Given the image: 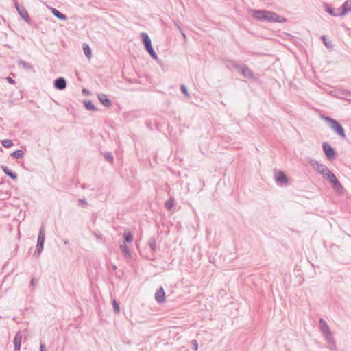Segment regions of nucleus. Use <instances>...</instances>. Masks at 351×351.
Returning a JSON list of instances; mask_svg holds the SVG:
<instances>
[{
    "label": "nucleus",
    "mask_w": 351,
    "mask_h": 351,
    "mask_svg": "<svg viewBox=\"0 0 351 351\" xmlns=\"http://www.w3.org/2000/svg\"><path fill=\"white\" fill-rule=\"evenodd\" d=\"M308 163L316 170L319 174L322 175L323 177L328 180L333 189L339 193H343L344 188L337 180L335 175L330 171V169L324 165L319 163L318 161L313 158H309L308 160Z\"/></svg>",
    "instance_id": "1"
},
{
    "label": "nucleus",
    "mask_w": 351,
    "mask_h": 351,
    "mask_svg": "<svg viewBox=\"0 0 351 351\" xmlns=\"http://www.w3.org/2000/svg\"><path fill=\"white\" fill-rule=\"evenodd\" d=\"M252 16L260 21H267L269 23H284L287 19L284 17L280 16L276 13L265 10H251L250 11Z\"/></svg>",
    "instance_id": "2"
},
{
    "label": "nucleus",
    "mask_w": 351,
    "mask_h": 351,
    "mask_svg": "<svg viewBox=\"0 0 351 351\" xmlns=\"http://www.w3.org/2000/svg\"><path fill=\"white\" fill-rule=\"evenodd\" d=\"M322 119L328 123L330 128L334 130L337 135L343 139L346 138L343 128L336 119L328 116H323Z\"/></svg>",
    "instance_id": "3"
},
{
    "label": "nucleus",
    "mask_w": 351,
    "mask_h": 351,
    "mask_svg": "<svg viewBox=\"0 0 351 351\" xmlns=\"http://www.w3.org/2000/svg\"><path fill=\"white\" fill-rule=\"evenodd\" d=\"M232 66L239 72L243 77L252 79L254 77V73L251 69H250L245 64H233Z\"/></svg>",
    "instance_id": "4"
},
{
    "label": "nucleus",
    "mask_w": 351,
    "mask_h": 351,
    "mask_svg": "<svg viewBox=\"0 0 351 351\" xmlns=\"http://www.w3.org/2000/svg\"><path fill=\"white\" fill-rule=\"evenodd\" d=\"M45 242V230L43 228H41L39 231V234L37 241L36 250L35 251V254L37 253L38 255L40 254L42 250H43Z\"/></svg>",
    "instance_id": "5"
},
{
    "label": "nucleus",
    "mask_w": 351,
    "mask_h": 351,
    "mask_svg": "<svg viewBox=\"0 0 351 351\" xmlns=\"http://www.w3.org/2000/svg\"><path fill=\"white\" fill-rule=\"evenodd\" d=\"M322 148L328 160H333L335 158L336 152L335 149L327 142L322 143Z\"/></svg>",
    "instance_id": "6"
},
{
    "label": "nucleus",
    "mask_w": 351,
    "mask_h": 351,
    "mask_svg": "<svg viewBox=\"0 0 351 351\" xmlns=\"http://www.w3.org/2000/svg\"><path fill=\"white\" fill-rule=\"evenodd\" d=\"M97 98L99 101L103 104L106 108H110L112 106L111 101L108 98L107 95L104 93H98Z\"/></svg>",
    "instance_id": "7"
},
{
    "label": "nucleus",
    "mask_w": 351,
    "mask_h": 351,
    "mask_svg": "<svg viewBox=\"0 0 351 351\" xmlns=\"http://www.w3.org/2000/svg\"><path fill=\"white\" fill-rule=\"evenodd\" d=\"M53 85L56 89L62 90L66 87V81L63 77H58L55 80Z\"/></svg>",
    "instance_id": "8"
},
{
    "label": "nucleus",
    "mask_w": 351,
    "mask_h": 351,
    "mask_svg": "<svg viewBox=\"0 0 351 351\" xmlns=\"http://www.w3.org/2000/svg\"><path fill=\"white\" fill-rule=\"evenodd\" d=\"M154 298L158 303H163L165 301V292L162 287L155 293Z\"/></svg>",
    "instance_id": "9"
},
{
    "label": "nucleus",
    "mask_w": 351,
    "mask_h": 351,
    "mask_svg": "<svg viewBox=\"0 0 351 351\" xmlns=\"http://www.w3.org/2000/svg\"><path fill=\"white\" fill-rule=\"evenodd\" d=\"M276 181L278 184H287L288 179L286 175L282 171H279L276 176Z\"/></svg>",
    "instance_id": "10"
},
{
    "label": "nucleus",
    "mask_w": 351,
    "mask_h": 351,
    "mask_svg": "<svg viewBox=\"0 0 351 351\" xmlns=\"http://www.w3.org/2000/svg\"><path fill=\"white\" fill-rule=\"evenodd\" d=\"M351 11V0H347L343 3L341 7V11H339L340 15L344 16Z\"/></svg>",
    "instance_id": "11"
},
{
    "label": "nucleus",
    "mask_w": 351,
    "mask_h": 351,
    "mask_svg": "<svg viewBox=\"0 0 351 351\" xmlns=\"http://www.w3.org/2000/svg\"><path fill=\"white\" fill-rule=\"evenodd\" d=\"M319 324H320V329L321 332L324 335L328 334L331 332L329 326H328L327 323L324 321V319L320 318L319 319Z\"/></svg>",
    "instance_id": "12"
},
{
    "label": "nucleus",
    "mask_w": 351,
    "mask_h": 351,
    "mask_svg": "<svg viewBox=\"0 0 351 351\" xmlns=\"http://www.w3.org/2000/svg\"><path fill=\"white\" fill-rule=\"evenodd\" d=\"M1 169H2L3 171L4 172V173L6 176H8V177H10V178H12L13 180H16L17 179V174L15 172L12 171L8 167L2 166Z\"/></svg>",
    "instance_id": "13"
},
{
    "label": "nucleus",
    "mask_w": 351,
    "mask_h": 351,
    "mask_svg": "<svg viewBox=\"0 0 351 351\" xmlns=\"http://www.w3.org/2000/svg\"><path fill=\"white\" fill-rule=\"evenodd\" d=\"M142 41L145 45V49L149 48L152 46V41L149 36L146 33H141Z\"/></svg>",
    "instance_id": "14"
},
{
    "label": "nucleus",
    "mask_w": 351,
    "mask_h": 351,
    "mask_svg": "<svg viewBox=\"0 0 351 351\" xmlns=\"http://www.w3.org/2000/svg\"><path fill=\"white\" fill-rule=\"evenodd\" d=\"M51 10L52 14L56 18L59 19L60 20L66 21L68 19L67 16L65 14H62V12H60L57 9H56L54 8H51Z\"/></svg>",
    "instance_id": "15"
},
{
    "label": "nucleus",
    "mask_w": 351,
    "mask_h": 351,
    "mask_svg": "<svg viewBox=\"0 0 351 351\" xmlns=\"http://www.w3.org/2000/svg\"><path fill=\"white\" fill-rule=\"evenodd\" d=\"M21 340H22V336L19 331L16 333V335L14 337V344L15 350H20L21 345Z\"/></svg>",
    "instance_id": "16"
},
{
    "label": "nucleus",
    "mask_w": 351,
    "mask_h": 351,
    "mask_svg": "<svg viewBox=\"0 0 351 351\" xmlns=\"http://www.w3.org/2000/svg\"><path fill=\"white\" fill-rule=\"evenodd\" d=\"M84 104L86 110L90 111L95 112L97 110V108L94 106L93 102L90 100L86 99L84 101Z\"/></svg>",
    "instance_id": "17"
},
{
    "label": "nucleus",
    "mask_w": 351,
    "mask_h": 351,
    "mask_svg": "<svg viewBox=\"0 0 351 351\" xmlns=\"http://www.w3.org/2000/svg\"><path fill=\"white\" fill-rule=\"evenodd\" d=\"M120 249L127 257H130L131 256L130 251L125 243H123L120 245Z\"/></svg>",
    "instance_id": "18"
},
{
    "label": "nucleus",
    "mask_w": 351,
    "mask_h": 351,
    "mask_svg": "<svg viewBox=\"0 0 351 351\" xmlns=\"http://www.w3.org/2000/svg\"><path fill=\"white\" fill-rule=\"evenodd\" d=\"M148 245L152 251H155L156 249V243L154 237H151L148 240Z\"/></svg>",
    "instance_id": "19"
},
{
    "label": "nucleus",
    "mask_w": 351,
    "mask_h": 351,
    "mask_svg": "<svg viewBox=\"0 0 351 351\" xmlns=\"http://www.w3.org/2000/svg\"><path fill=\"white\" fill-rule=\"evenodd\" d=\"M83 51L88 58L91 57V49L88 45H83Z\"/></svg>",
    "instance_id": "20"
},
{
    "label": "nucleus",
    "mask_w": 351,
    "mask_h": 351,
    "mask_svg": "<svg viewBox=\"0 0 351 351\" xmlns=\"http://www.w3.org/2000/svg\"><path fill=\"white\" fill-rule=\"evenodd\" d=\"M147 50V51L149 53V54L151 56V57L156 60H158V56L157 54L156 53L155 51L154 50L153 47H151L149 48H147V49H145Z\"/></svg>",
    "instance_id": "21"
},
{
    "label": "nucleus",
    "mask_w": 351,
    "mask_h": 351,
    "mask_svg": "<svg viewBox=\"0 0 351 351\" xmlns=\"http://www.w3.org/2000/svg\"><path fill=\"white\" fill-rule=\"evenodd\" d=\"M1 145L5 148H9L13 145V143L12 140L4 139L1 141Z\"/></svg>",
    "instance_id": "22"
},
{
    "label": "nucleus",
    "mask_w": 351,
    "mask_h": 351,
    "mask_svg": "<svg viewBox=\"0 0 351 351\" xmlns=\"http://www.w3.org/2000/svg\"><path fill=\"white\" fill-rule=\"evenodd\" d=\"M324 336H325V338H326L327 342L329 344H334V342L335 341V339H334V337L332 336V332L326 334Z\"/></svg>",
    "instance_id": "23"
},
{
    "label": "nucleus",
    "mask_w": 351,
    "mask_h": 351,
    "mask_svg": "<svg viewBox=\"0 0 351 351\" xmlns=\"http://www.w3.org/2000/svg\"><path fill=\"white\" fill-rule=\"evenodd\" d=\"M123 237L125 241L128 243H130L133 241V236L130 232H125Z\"/></svg>",
    "instance_id": "24"
},
{
    "label": "nucleus",
    "mask_w": 351,
    "mask_h": 351,
    "mask_svg": "<svg viewBox=\"0 0 351 351\" xmlns=\"http://www.w3.org/2000/svg\"><path fill=\"white\" fill-rule=\"evenodd\" d=\"M23 21H25L26 23H27L29 25H32L31 23V19L29 16L28 12L23 9Z\"/></svg>",
    "instance_id": "25"
},
{
    "label": "nucleus",
    "mask_w": 351,
    "mask_h": 351,
    "mask_svg": "<svg viewBox=\"0 0 351 351\" xmlns=\"http://www.w3.org/2000/svg\"><path fill=\"white\" fill-rule=\"evenodd\" d=\"M12 155L13 156L14 158H16V159H20L22 158V149H19V150H16V151H14Z\"/></svg>",
    "instance_id": "26"
},
{
    "label": "nucleus",
    "mask_w": 351,
    "mask_h": 351,
    "mask_svg": "<svg viewBox=\"0 0 351 351\" xmlns=\"http://www.w3.org/2000/svg\"><path fill=\"white\" fill-rule=\"evenodd\" d=\"M173 206V199L170 198L169 200H167L165 203V207L167 210H171Z\"/></svg>",
    "instance_id": "27"
},
{
    "label": "nucleus",
    "mask_w": 351,
    "mask_h": 351,
    "mask_svg": "<svg viewBox=\"0 0 351 351\" xmlns=\"http://www.w3.org/2000/svg\"><path fill=\"white\" fill-rule=\"evenodd\" d=\"M112 306H113V309H114V313L116 314H119L120 312V309H119V304L117 302V301L115 300H112Z\"/></svg>",
    "instance_id": "28"
},
{
    "label": "nucleus",
    "mask_w": 351,
    "mask_h": 351,
    "mask_svg": "<svg viewBox=\"0 0 351 351\" xmlns=\"http://www.w3.org/2000/svg\"><path fill=\"white\" fill-rule=\"evenodd\" d=\"M327 12L328 13H330V14L333 15V16H341L340 15V12H339V10H335V9L333 8H327Z\"/></svg>",
    "instance_id": "29"
},
{
    "label": "nucleus",
    "mask_w": 351,
    "mask_h": 351,
    "mask_svg": "<svg viewBox=\"0 0 351 351\" xmlns=\"http://www.w3.org/2000/svg\"><path fill=\"white\" fill-rule=\"evenodd\" d=\"M104 158L106 161H108L110 163H112L113 162V156L111 153H106L104 155Z\"/></svg>",
    "instance_id": "30"
},
{
    "label": "nucleus",
    "mask_w": 351,
    "mask_h": 351,
    "mask_svg": "<svg viewBox=\"0 0 351 351\" xmlns=\"http://www.w3.org/2000/svg\"><path fill=\"white\" fill-rule=\"evenodd\" d=\"M321 39L322 40V41H323V43H324V45H325L326 47H328V48H330V47H332V45L330 42L327 41V40H326V36H322L321 37Z\"/></svg>",
    "instance_id": "31"
},
{
    "label": "nucleus",
    "mask_w": 351,
    "mask_h": 351,
    "mask_svg": "<svg viewBox=\"0 0 351 351\" xmlns=\"http://www.w3.org/2000/svg\"><path fill=\"white\" fill-rule=\"evenodd\" d=\"M14 3L20 16L22 17V8L20 7L19 3L16 0H14Z\"/></svg>",
    "instance_id": "32"
},
{
    "label": "nucleus",
    "mask_w": 351,
    "mask_h": 351,
    "mask_svg": "<svg viewBox=\"0 0 351 351\" xmlns=\"http://www.w3.org/2000/svg\"><path fill=\"white\" fill-rule=\"evenodd\" d=\"M180 90H181L182 93L184 95H186V97H190V95H189V92H188V90H187L186 87L184 85L182 84V85L180 86Z\"/></svg>",
    "instance_id": "33"
},
{
    "label": "nucleus",
    "mask_w": 351,
    "mask_h": 351,
    "mask_svg": "<svg viewBox=\"0 0 351 351\" xmlns=\"http://www.w3.org/2000/svg\"><path fill=\"white\" fill-rule=\"evenodd\" d=\"M23 68L26 70H29L33 73H35V70L34 69L33 66L27 62H23Z\"/></svg>",
    "instance_id": "34"
},
{
    "label": "nucleus",
    "mask_w": 351,
    "mask_h": 351,
    "mask_svg": "<svg viewBox=\"0 0 351 351\" xmlns=\"http://www.w3.org/2000/svg\"><path fill=\"white\" fill-rule=\"evenodd\" d=\"M87 204L86 201L85 199H80L78 200V205L80 206H85L86 204Z\"/></svg>",
    "instance_id": "35"
},
{
    "label": "nucleus",
    "mask_w": 351,
    "mask_h": 351,
    "mask_svg": "<svg viewBox=\"0 0 351 351\" xmlns=\"http://www.w3.org/2000/svg\"><path fill=\"white\" fill-rule=\"evenodd\" d=\"M36 283H37V281L34 278H32L31 282H30V285L32 287H34L36 286Z\"/></svg>",
    "instance_id": "36"
},
{
    "label": "nucleus",
    "mask_w": 351,
    "mask_h": 351,
    "mask_svg": "<svg viewBox=\"0 0 351 351\" xmlns=\"http://www.w3.org/2000/svg\"><path fill=\"white\" fill-rule=\"evenodd\" d=\"M192 343H193V345L194 349H195V350H197V348H198V343H197V341H196V340H193V341H192Z\"/></svg>",
    "instance_id": "37"
},
{
    "label": "nucleus",
    "mask_w": 351,
    "mask_h": 351,
    "mask_svg": "<svg viewBox=\"0 0 351 351\" xmlns=\"http://www.w3.org/2000/svg\"><path fill=\"white\" fill-rule=\"evenodd\" d=\"M7 80L10 84H14L15 83L14 80L11 77H7Z\"/></svg>",
    "instance_id": "38"
},
{
    "label": "nucleus",
    "mask_w": 351,
    "mask_h": 351,
    "mask_svg": "<svg viewBox=\"0 0 351 351\" xmlns=\"http://www.w3.org/2000/svg\"><path fill=\"white\" fill-rule=\"evenodd\" d=\"M330 349L331 350H337V346H336L335 341L334 342V344H330Z\"/></svg>",
    "instance_id": "39"
},
{
    "label": "nucleus",
    "mask_w": 351,
    "mask_h": 351,
    "mask_svg": "<svg viewBox=\"0 0 351 351\" xmlns=\"http://www.w3.org/2000/svg\"><path fill=\"white\" fill-rule=\"evenodd\" d=\"M174 24H175L176 27L178 28V29L180 32H181L182 31H183V30H182V28L179 25V24H178V23H176V22H175V23H174Z\"/></svg>",
    "instance_id": "40"
},
{
    "label": "nucleus",
    "mask_w": 351,
    "mask_h": 351,
    "mask_svg": "<svg viewBox=\"0 0 351 351\" xmlns=\"http://www.w3.org/2000/svg\"><path fill=\"white\" fill-rule=\"evenodd\" d=\"M45 346L44 344L41 343L40 346V351H45Z\"/></svg>",
    "instance_id": "41"
},
{
    "label": "nucleus",
    "mask_w": 351,
    "mask_h": 351,
    "mask_svg": "<svg viewBox=\"0 0 351 351\" xmlns=\"http://www.w3.org/2000/svg\"><path fill=\"white\" fill-rule=\"evenodd\" d=\"M95 237L97 238V239H101V234H99V233H95Z\"/></svg>",
    "instance_id": "42"
},
{
    "label": "nucleus",
    "mask_w": 351,
    "mask_h": 351,
    "mask_svg": "<svg viewBox=\"0 0 351 351\" xmlns=\"http://www.w3.org/2000/svg\"><path fill=\"white\" fill-rule=\"evenodd\" d=\"M82 92H83V93H84L86 95H88L89 94V91L88 90L85 89V88H84L82 90Z\"/></svg>",
    "instance_id": "43"
},
{
    "label": "nucleus",
    "mask_w": 351,
    "mask_h": 351,
    "mask_svg": "<svg viewBox=\"0 0 351 351\" xmlns=\"http://www.w3.org/2000/svg\"><path fill=\"white\" fill-rule=\"evenodd\" d=\"M181 34H182V36L184 39H186V34L184 33L183 31H182L181 32Z\"/></svg>",
    "instance_id": "44"
},
{
    "label": "nucleus",
    "mask_w": 351,
    "mask_h": 351,
    "mask_svg": "<svg viewBox=\"0 0 351 351\" xmlns=\"http://www.w3.org/2000/svg\"><path fill=\"white\" fill-rule=\"evenodd\" d=\"M112 269H113V270H116L117 269V267L115 265H113L112 266Z\"/></svg>",
    "instance_id": "45"
},
{
    "label": "nucleus",
    "mask_w": 351,
    "mask_h": 351,
    "mask_svg": "<svg viewBox=\"0 0 351 351\" xmlns=\"http://www.w3.org/2000/svg\"><path fill=\"white\" fill-rule=\"evenodd\" d=\"M64 244H67L68 241L67 240L64 241Z\"/></svg>",
    "instance_id": "46"
}]
</instances>
